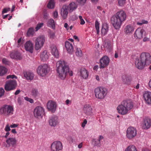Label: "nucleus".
<instances>
[{"label":"nucleus","instance_id":"obj_5","mask_svg":"<svg viewBox=\"0 0 151 151\" xmlns=\"http://www.w3.org/2000/svg\"><path fill=\"white\" fill-rule=\"evenodd\" d=\"M95 95L96 97L99 99H104L107 95V90L104 87H98L94 90Z\"/></svg>","mask_w":151,"mask_h":151},{"label":"nucleus","instance_id":"obj_31","mask_svg":"<svg viewBox=\"0 0 151 151\" xmlns=\"http://www.w3.org/2000/svg\"><path fill=\"white\" fill-rule=\"evenodd\" d=\"M123 83L124 84L129 85L131 81L130 76L127 75H124L122 77Z\"/></svg>","mask_w":151,"mask_h":151},{"label":"nucleus","instance_id":"obj_11","mask_svg":"<svg viewBox=\"0 0 151 151\" xmlns=\"http://www.w3.org/2000/svg\"><path fill=\"white\" fill-rule=\"evenodd\" d=\"M62 143L60 141H55L51 144L50 146L51 151H60L62 150Z\"/></svg>","mask_w":151,"mask_h":151},{"label":"nucleus","instance_id":"obj_28","mask_svg":"<svg viewBox=\"0 0 151 151\" xmlns=\"http://www.w3.org/2000/svg\"><path fill=\"white\" fill-rule=\"evenodd\" d=\"M134 30L133 27L130 25H127L125 27L124 32L126 34H129L132 33Z\"/></svg>","mask_w":151,"mask_h":151},{"label":"nucleus","instance_id":"obj_19","mask_svg":"<svg viewBox=\"0 0 151 151\" xmlns=\"http://www.w3.org/2000/svg\"><path fill=\"white\" fill-rule=\"evenodd\" d=\"M79 74L81 78L86 79L88 78L89 73L86 69L82 68L79 72Z\"/></svg>","mask_w":151,"mask_h":151},{"label":"nucleus","instance_id":"obj_52","mask_svg":"<svg viewBox=\"0 0 151 151\" xmlns=\"http://www.w3.org/2000/svg\"><path fill=\"white\" fill-rule=\"evenodd\" d=\"M58 13L57 11H55L53 12V17L54 18H56L58 17Z\"/></svg>","mask_w":151,"mask_h":151},{"label":"nucleus","instance_id":"obj_23","mask_svg":"<svg viewBox=\"0 0 151 151\" xmlns=\"http://www.w3.org/2000/svg\"><path fill=\"white\" fill-rule=\"evenodd\" d=\"M143 97L146 102L148 104H151V92L146 91L143 94Z\"/></svg>","mask_w":151,"mask_h":151},{"label":"nucleus","instance_id":"obj_36","mask_svg":"<svg viewBox=\"0 0 151 151\" xmlns=\"http://www.w3.org/2000/svg\"><path fill=\"white\" fill-rule=\"evenodd\" d=\"M125 151H137L135 147L133 145H130L128 146L125 150Z\"/></svg>","mask_w":151,"mask_h":151},{"label":"nucleus","instance_id":"obj_43","mask_svg":"<svg viewBox=\"0 0 151 151\" xmlns=\"http://www.w3.org/2000/svg\"><path fill=\"white\" fill-rule=\"evenodd\" d=\"M148 23V21L144 19H142L140 22H137V24L138 25H141L143 24H147Z\"/></svg>","mask_w":151,"mask_h":151},{"label":"nucleus","instance_id":"obj_30","mask_svg":"<svg viewBox=\"0 0 151 151\" xmlns=\"http://www.w3.org/2000/svg\"><path fill=\"white\" fill-rule=\"evenodd\" d=\"M49 54L47 51L44 50L41 53L40 58L41 60L43 61H46L49 58Z\"/></svg>","mask_w":151,"mask_h":151},{"label":"nucleus","instance_id":"obj_13","mask_svg":"<svg viewBox=\"0 0 151 151\" xmlns=\"http://www.w3.org/2000/svg\"><path fill=\"white\" fill-rule=\"evenodd\" d=\"M34 114L35 117L36 118L42 117L45 114L44 109L42 107L37 106L34 110Z\"/></svg>","mask_w":151,"mask_h":151},{"label":"nucleus","instance_id":"obj_57","mask_svg":"<svg viewBox=\"0 0 151 151\" xmlns=\"http://www.w3.org/2000/svg\"><path fill=\"white\" fill-rule=\"evenodd\" d=\"M99 66H98V65H96L93 68V69L94 70L97 71L98 69H99Z\"/></svg>","mask_w":151,"mask_h":151},{"label":"nucleus","instance_id":"obj_8","mask_svg":"<svg viewBox=\"0 0 151 151\" xmlns=\"http://www.w3.org/2000/svg\"><path fill=\"white\" fill-rule=\"evenodd\" d=\"M17 85L16 81L14 79L10 80L6 82L4 88L6 91H9L15 89Z\"/></svg>","mask_w":151,"mask_h":151},{"label":"nucleus","instance_id":"obj_18","mask_svg":"<svg viewBox=\"0 0 151 151\" xmlns=\"http://www.w3.org/2000/svg\"><path fill=\"white\" fill-rule=\"evenodd\" d=\"M145 31L143 29L139 28L135 31L134 37L138 39L142 38L143 35L145 34Z\"/></svg>","mask_w":151,"mask_h":151},{"label":"nucleus","instance_id":"obj_44","mask_svg":"<svg viewBox=\"0 0 151 151\" xmlns=\"http://www.w3.org/2000/svg\"><path fill=\"white\" fill-rule=\"evenodd\" d=\"M2 63L5 65H9L10 64V62L5 58L3 59Z\"/></svg>","mask_w":151,"mask_h":151},{"label":"nucleus","instance_id":"obj_54","mask_svg":"<svg viewBox=\"0 0 151 151\" xmlns=\"http://www.w3.org/2000/svg\"><path fill=\"white\" fill-rule=\"evenodd\" d=\"M87 121L86 119H84L83 122L82 123V125H81L82 127H85L86 124L87 123Z\"/></svg>","mask_w":151,"mask_h":151},{"label":"nucleus","instance_id":"obj_46","mask_svg":"<svg viewBox=\"0 0 151 151\" xmlns=\"http://www.w3.org/2000/svg\"><path fill=\"white\" fill-rule=\"evenodd\" d=\"M6 79H9V78H12V79H13V78H16V79H17V76H16L14 75H9L8 76H6Z\"/></svg>","mask_w":151,"mask_h":151},{"label":"nucleus","instance_id":"obj_2","mask_svg":"<svg viewBox=\"0 0 151 151\" xmlns=\"http://www.w3.org/2000/svg\"><path fill=\"white\" fill-rule=\"evenodd\" d=\"M126 19V14L125 12L119 11L111 18V23L115 29H119Z\"/></svg>","mask_w":151,"mask_h":151},{"label":"nucleus","instance_id":"obj_37","mask_svg":"<svg viewBox=\"0 0 151 151\" xmlns=\"http://www.w3.org/2000/svg\"><path fill=\"white\" fill-rule=\"evenodd\" d=\"M35 33L34 29L33 27H30L29 28L28 30L27 33V36H33Z\"/></svg>","mask_w":151,"mask_h":151},{"label":"nucleus","instance_id":"obj_9","mask_svg":"<svg viewBox=\"0 0 151 151\" xmlns=\"http://www.w3.org/2000/svg\"><path fill=\"white\" fill-rule=\"evenodd\" d=\"M49 70V68L47 64L39 66L37 69L38 74L42 76H46Z\"/></svg>","mask_w":151,"mask_h":151},{"label":"nucleus","instance_id":"obj_4","mask_svg":"<svg viewBox=\"0 0 151 151\" xmlns=\"http://www.w3.org/2000/svg\"><path fill=\"white\" fill-rule=\"evenodd\" d=\"M133 107V104L131 100H124L118 105L117 110L119 113L124 115L127 114Z\"/></svg>","mask_w":151,"mask_h":151},{"label":"nucleus","instance_id":"obj_6","mask_svg":"<svg viewBox=\"0 0 151 151\" xmlns=\"http://www.w3.org/2000/svg\"><path fill=\"white\" fill-rule=\"evenodd\" d=\"M14 109L13 107L10 105H4L0 109V113L5 116H9L13 114Z\"/></svg>","mask_w":151,"mask_h":151},{"label":"nucleus","instance_id":"obj_60","mask_svg":"<svg viewBox=\"0 0 151 151\" xmlns=\"http://www.w3.org/2000/svg\"><path fill=\"white\" fill-rule=\"evenodd\" d=\"M64 27L67 30H68L69 29V27H68V25L67 23H65L64 24Z\"/></svg>","mask_w":151,"mask_h":151},{"label":"nucleus","instance_id":"obj_12","mask_svg":"<svg viewBox=\"0 0 151 151\" xmlns=\"http://www.w3.org/2000/svg\"><path fill=\"white\" fill-rule=\"evenodd\" d=\"M126 136L129 139L134 138L137 134L136 129L134 127H129L127 130Z\"/></svg>","mask_w":151,"mask_h":151},{"label":"nucleus","instance_id":"obj_39","mask_svg":"<svg viewBox=\"0 0 151 151\" xmlns=\"http://www.w3.org/2000/svg\"><path fill=\"white\" fill-rule=\"evenodd\" d=\"M54 0H50L47 5V7L49 9H52L54 7Z\"/></svg>","mask_w":151,"mask_h":151},{"label":"nucleus","instance_id":"obj_22","mask_svg":"<svg viewBox=\"0 0 151 151\" xmlns=\"http://www.w3.org/2000/svg\"><path fill=\"white\" fill-rule=\"evenodd\" d=\"M6 142L9 146L14 147L16 145L17 140L14 137H9L6 140Z\"/></svg>","mask_w":151,"mask_h":151},{"label":"nucleus","instance_id":"obj_1","mask_svg":"<svg viewBox=\"0 0 151 151\" xmlns=\"http://www.w3.org/2000/svg\"><path fill=\"white\" fill-rule=\"evenodd\" d=\"M56 70L59 77L62 80H64L68 75L70 76L73 75V72L70 70L69 66L63 60H60L57 62Z\"/></svg>","mask_w":151,"mask_h":151},{"label":"nucleus","instance_id":"obj_48","mask_svg":"<svg viewBox=\"0 0 151 151\" xmlns=\"http://www.w3.org/2000/svg\"><path fill=\"white\" fill-rule=\"evenodd\" d=\"M79 18L80 20V24L81 25L84 24L85 23V22L82 18V17L81 16H79Z\"/></svg>","mask_w":151,"mask_h":151},{"label":"nucleus","instance_id":"obj_24","mask_svg":"<svg viewBox=\"0 0 151 151\" xmlns=\"http://www.w3.org/2000/svg\"><path fill=\"white\" fill-rule=\"evenodd\" d=\"M10 56L11 58L20 60L22 57L21 54L18 51H14L10 54Z\"/></svg>","mask_w":151,"mask_h":151},{"label":"nucleus","instance_id":"obj_58","mask_svg":"<svg viewBox=\"0 0 151 151\" xmlns=\"http://www.w3.org/2000/svg\"><path fill=\"white\" fill-rule=\"evenodd\" d=\"M17 126L18 125L15 124H13L10 126V127L12 128H15L17 127Z\"/></svg>","mask_w":151,"mask_h":151},{"label":"nucleus","instance_id":"obj_7","mask_svg":"<svg viewBox=\"0 0 151 151\" xmlns=\"http://www.w3.org/2000/svg\"><path fill=\"white\" fill-rule=\"evenodd\" d=\"M45 41V37L43 35L37 37L35 40V49L38 50L41 49L43 46Z\"/></svg>","mask_w":151,"mask_h":151},{"label":"nucleus","instance_id":"obj_41","mask_svg":"<svg viewBox=\"0 0 151 151\" xmlns=\"http://www.w3.org/2000/svg\"><path fill=\"white\" fill-rule=\"evenodd\" d=\"M99 24L97 20H96L95 23V27L96 28L97 33L98 34L99 32Z\"/></svg>","mask_w":151,"mask_h":151},{"label":"nucleus","instance_id":"obj_51","mask_svg":"<svg viewBox=\"0 0 151 151\" xmlns=\"http://www.w3.org/2000/svg\"><path fill=\"white\" fill-rule=\"evenodd\" d=\"M4 90L3 88H0V97L4 95Z\"/></svg>","mask_w":151,"mask_h":151},{"label":"nucleus","instance_id":"obj_21","mask_svg":"<svg viewBox=\"0 0 151 151\" xmlns=\"http://www.w3.org/2000/svg\"><path fill=\"white\" fill-rule=\"evenodd\" d=\"M104 48L109 51H110L113 48V44L109 40H106L103 43Z\"/></svg>","mask_w":151,"mask_h":151},{"label":"nucleus","instance_id":"obj_50","mask_svg":"<svg viewBox=\"0 0 151 151\" xmlns=\"http://www.w3.org/2000/svg\"><path fill=\"white\" fill-rule=\"evenodd\" d=\"M10 127L9 126V124H7L4 129V130L7 132H8L9 131L11 130V129L10 128Z\"/></svg>","mask_w":151,"mask_h":151},{"label":"nucleus","instance_id":"obj_26","mask_svg":"<svg viewBox=\"0 0 151 151\" xmlns=\"http://www.w3.org/2000/svg\"><path fill=\"white\" fill-rule=\"evenodd\" d=\"M143 124L144 129L149 128L151 125L150 119L148 118H145L144 119Z\"/></svg>","mask_w":151,"mask_h":151},{"label":"nucleus","instance_id":"obj_35","mask_svg":"<svg viewBox=\"0 0 151 151\" xmlns=\"http://www.w3.org/2000/svg\"><path fill=\"white\" fill-rule=\"evenodd\" d=\"M7 71V69L5 67L0 66V76H2L6 74Z\"/></svg>","mask_w":151,"mask_h":151},{"label":"nucleus","instance_id":"obj_17","mask_svg":"<svg viewBox=\"0 0 151 151\" xmlns=\"http://www.w3.org/2000/svg\"><path fill=\"white\" fill-rule=\"evenodd\" d=\"M24 47L26 51L31 53H32L34 49V45L31 41H28L25 43Z\"/></svg>","mask_w":151,"mask_h":151},{"label":"nucleus","instance_id":"obj_34","mask_svg":"<svg viewBox=\"0 0 151 151\" xmlns=\"http://www.w3.org/2000/svg\"><path fill=\"white\" fill-rule=\"evenodd\" d=\"M108 30V26L107 24H104L103 25L101 30V33L102 35L106 34Z\"/></svg>","mask_w":151,"mask_h":151},{"label":"nucleus","instance_id":"obj_16","mask_svg":"<svg viewBox=\"0 0 151 151\" xmlns=\"http://www.w3.org/2000/svg\"><path fill=\"white\" fill-rule=\"evenodd\" d=\"M68 7L66 5H63L61 10V16L63 19H65L67 18L68 14Z\"/></svg>","mask_w":151,"mask_h":151},{"label":"nucleus","instance_id":"obj_45","mask_svg":"<svg viewBox=\"0 0 151 151\" xmlns=\"http://www.w3.org/2000/svg\"><path fill=\"white\" fill-rule=\"evenodd\" d=\"M24 99L26 101H29L31 103H34L33 100V99L31 98H29L27 97H25L24 98Z\"/></svg>","mask_w":151,"mask_h":151},{"label":"nucleus","instance_id":"obj_25","mask_svg":"<svg viewBox=\"0 0 151 151\" xmlns=\"http://www.w3.org/2000/svg\"><path fill=\"white\" fill-rule=\"evenodd\" d=\"M68 9L70 12H72L75 11L77 8V4L74 2L70 3L68 5H67Z\"/></svg>","mask_w":151,"mask_h":151},{"label":"nucleus","instance_id":"obj_3","mask_svg":"<svg viewBox=\"0 0 151 151\" xmlns=\"http://www.w3.org/2000/svg\"><path fill=\"white\" fill-rule=\"evenodd\" d=\"M151 63V56L147 52H142L139 58L136 59L135 61L136 67L139 69H142L145 65H149Z\"/></svg>","mask_w":151,"mask_h":151},{"label":"nucleus","instance_id":"obj_59","mask_svg":"<svg viewBox=\"0 0 151 151\" xmlns=\"http://www.w3.org/2000/svg\"><path fill=\"white\" fill-rule=\"evenodd\" d=\"M9 10L6 8H4L3 9V10L2 12V14H4L6 13Z\"/></svg>","mask_w":151,"mask_h":151},{"label":"nucleus","instance_id":"obj_27","mask_svg":"<svg viewBox=\"0 0 151 151\" xmlns=\"http://www.w3.org/2000/svg\"><path fill=\"white\" fill-rule=\"evenodd\" d=\"M52 54L55 58H58L59 56V52L56 46L52 45L51 47Z\"/></svg>","mask_w":151,"mask_h":151},{"label":"nucleus","instance_id":"obj_53","mask_svg":"<svg viewBox=\"0 0 151 151\" xmlns=\"http://www.w3.org/2000/svg\"><path fill=\"white\" fill-rule=\"evenodd\" d=\"M76 55H77L78 56L80 57L82 55V52L81 50L80 51H78L77 50V51L76 52Z\"/></svg>","mask_w":151,"mask_h":151},{"label":"nucleus","instance_id":"obj_62","mask_svg":"<svg viewBox=\"0 0 151 151\" xmlns=\"http://www.w3.org/2000/svg\"><path fill=\"white\" fill-rule=\"evenodd\" d=\"M149 39L147 37H145L143 39V41L144 42H146L147 41H149Z\"/></svg>","mask_w":151,"mask_h":151},{"label":"nucleus","instance_id":"obj_64","mask_svg":"<svg viewBox=\"0 0 151 151\" xmlns=\"http://www.w3.org/2000/svg\"><path fill=\"white\" fill-rule=\"evenodd\" d=\"M10 133L9 132H7L6 133L5 136H4V137L6 138L9 135V134Z\"/></svg>","mask_w":151,"mask_h":151},{"label":"nucleus","instance_id":"obj_15","mask_svg":"<svg viewBox=\"0 0 151 151\" xmlns=\"http://www.w3.org/2000/svg\"><path fill=\"white\" fill-rule=\"evenodd\" d=\"M57 106L56 102L52 101H49L47 104V109L53 113L55 111Z\"/></svg>","mask_w":151,"mask_h":151},{"label":"nucleus","instance_id":"obj_47","mask_svg":"<svg viewBox=\"0 0 151 151\" xmlns=\"http://www.w3.org/2000/svg\"><path fill=\"white\" fill-rule=\"evenodd\" d=\"M49 36L50 38H54L55 37V33L53 32H50L49 33Z\"/></svg>","mask_w":151,"mask_h":151},{"label":"nucleus","instance_id":"obj_14","mask_svg":"<svg viewBox=\"0 0 151 151\" xmlns=\"http://www.w3.org/2000/svg\"><path fill=\"white\" fill-rule=\"evenodd\" d=\"M59 123L58 117L56 116H53L49 118V123L51 127H55Z\"/></svg>","mask_w":151,"mask_h":151},{"label":"nucleus","instance_id":"obj_56","mask_svg":"<svg viewBox=\"0 0 151 151\" xmlns=\"http://www.w3.org/2000/svg\"><path fill=\"white\" fill-rule=\"evenodd\" d=\"M68 139L69 142L70 143H72L73 142V139L72 137H69Z\"/></svg>","mask_w":151,"mask_h":151},{"label":"nucleus","instance_id":"obj_20","mask_svg":"<svg viewBox=\"0 0 151 151\" xmlns=\"http://www.w3.org/2000/svg\"><path fill=\"white\" fill-rule=\"evenodd\" d=\"M93 109L89 104H86L84 105L83 111L84 113L87 115H91L92 114Z\"/></svg>","mask_w":151,"mask_h":151},{"label":"nucleus","instance_id":"obj_42","mask_svg":"<svg viewBox=\"0 0 151 151\" xmlns=\"http://www.w3.org/2000/svg\"><path fill=\"white\" fill-rule=\"evenodd\" d=\"M43 23H38L36 27H35V31H37L39 29L43 26Z\"/></svg>","mask_w":151,"mask_h":151},{"label":"nucleus","instance_id":"obj_29","mask_svg":"<svg viewBox=\"0 0 151 151\" xmlns=\"http://www.w3.org/2000/svg\"><path fill=\"white\" fill-rule=\"evenodd\" d=\"M65 47L68 52L71 54L73 51V47L72 44L67 41L65 42Z\"/></svg>","mask_w":151,"mask_h":151},{"label":"nucleus","instance_id":"obj_33","mask_svg":"<svg viewBox=\"0 0 151 151\" xmlns=\"http://www.w3.org/2000/svg\"><path fill=\"white\" fill-rule=\"evenodd\" d=\"M47 26L52 29H55V22L54 20L52 19H50L48 20Z\"/></svg>","mask_w":151,"mask_h":151},{"label":"nucleus","instance_id":"obj_63","mask_svg":"<svg viewBox=\"0 0 151 151\" xmlns=\"http://www.w3.org/2000/svg\"><path fill=\"white\" fill-rule=\"evenodd\" d=\"M20 91L19 90H17L15 91L14 94L15 95H17L19 94L20 93Z\"/></svg>","mask_w":151,"mask_h":151},{"label":"nucleus","instance_id":"obj_61","mask_svg":"<svg viewBox=\"0 0 151 151\" xmlns=\"http://www.w3.org/2000/svg\"><path fill=\"white\" fill-rule=\"evenodd\" d=\"M83 145V143L82 142L80 143L78 146V148L81 149L82 148Z\"/></svg>","mask_w":151,"mask_h":151},{"label":"nucleus","instance_id":"obj_55","mask_svg":"<svg viewBox=\"0 0 151 151\" xmlns=\"http://www.w3.org/2000/svg\"><path fill=\"white\" fill-rule=\"evenodd\" d=\"M86 0H77V1L78 3L84 4L86 1Z\"/></svg>","mask_w":151,"mask_h":151},{"label":"nucleus","instance_id":"obj_49","mask_svg":"<svg viewBox=\"0 0 151 151\" xmlns=\"http://www.w3.org/2000/svg\"><path fill=\"white\" fill-rule=\"evenodd\" d=\"M126 0H118V3L120 6H122L124 4Z\"/></svg>","mask_w":151,"mask_h":151},{"label":"nucleus","instance_id":"obj_32","mask_svg":"<svg viewBox=\"0 0 151 151\" xmlns=\"http://www.w3.org/2000/svg\"><path fill=\"white\" fill-rule=\"evenodd\" d=\"M25 77L28 80H32L34 78L33 74L29 72H26L24 73Z\"/></svg>","mask_w":151,"mask_h":151},{"label":"nucleus","instance_id":"obj_38","mask_svg":"<svg viewBox=\"0 0 151 151\" xmlns=\"http://www.w3.org/2000/svg\"><path fill=\"white\" fill-rule=\"evenodd\" d=\"M31 95L34 98L39 96V93L37 90L35 89H33L31 91Z\"/></svg>","mask_w":151,"mask_h":151},{"label":"nucleus","instance_id":"obj_40","mask_svg":"<svg viewBox=\"0 0 151 151\" xmlns=\"http://www.w3.org/2000/svg\"><path fill=\"white\" fill-rule=\"evenodd\" d=\"M92 143L94 146H100V142L98 139H93L92 140Z\"/></svg>","mask_w":151,"mask_h":151},{"label":"nucleus","instance_id":"obj_10","mask_svg":"<svg viewBox=\"0 0 151 151\" xmlns=\"http://www.w3.org/2000/svg\"><path fill=\"white\" fill-rule=\"evenodd\" d=\"M99 62V68H106L109 65L110 62V59L107 56H104L100 59Z\"/></svg>","mask_w":151,"mask_h":151}]
</instances>
